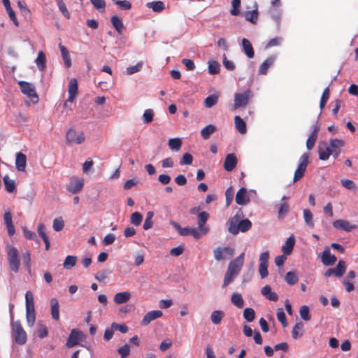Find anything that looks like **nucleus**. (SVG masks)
Segmentation results:
<instances>
[{"label": "nucleus", "mask_w": 358, "mask_h": 358, "mask_svg": "<svg viewBox=\"0 0 358 358\" xmlns=\"http://www.w3.org/2000/svg\"><path fill=\"white\" fill-rule=\"evenodd\" d=\"M243 215V212L240 210L229 220L228 230L231 234L236 235L239 231L246 232L251 229L252 222L248 219L240 220Z\"/></svg>", "instance_id": "obj_1"}, {"label": "nucleus", "mask_w": 358, "mask_h": 358, "mask_svg": "<svg viewBox=\"0 0 358 358\" xmlns=\"http://www.w3.org/2000/svg\"><path fill=\"white\" fill-rule=\"evenodd\" d=\"M12 336L17 344L24 345L27 340V333L20 320L11 321Z\"/></svg>", "instance_id": "obj_2"}, {"label": "nucleus", "mask_w": 358, "mask_h": 358, "mask_svg": "<svg viewBox=\"0 0 358 358\" xmlns=\"http://www.w3.org/2000/svg\"><path fill=\"white\" fill-rule=\"evenodd\" d=\"M6 252L10 270L15 273H17L20 268V261L17 248L11 245H8L6 247Z\"/></svg>", "instance_id": "obj_3"}, {"label": "nucleus", "mask_w": 358, "mask_h": 358, "mask_svg": "<svg viewBox=\"0 0 358 358\" xmlns=\"http://www.w3.org/2000/svg\"><path fill=\"white\" fill-rule=\"evenodd\" d=\"M252 96L253 94L250 90H245L242 93L235 94L233 109L236 110L241 107L248 105Z\"/></svg>", "instance_id": "obj_4"}, {"label": "nucleus", "mask_w": 358, "mask_h": 358, "mask_svg": "<svg viewBox=\"0 0 358 358\" xmlns=\"http://www.w3.org/2000/svg\"><path fill=\"white\" fill-rule=\"evenodd\" d=\"M18 85L21 92L31 99L34 103H37L38 101V96L36 92L34 85L25 81H19Z\"/></svg>", "instance_id": "obj_5"}, {"label": "nucleus", "mask_w": 358, "mask_h": 358, "mask_svg": "<svg viewBox=\"0 0 358 358\" xmlns=\"http://www.w3.org/2000/svg\"><path fill=\"white\" fill-rule=\"evenodd\" d=\"M308 158H309V154L308 153H303L301 157H300V162L298 165V167L296 168L294 176V182H297L299 180L305 173V171L306 170L307 166L308 164Z\"/></svg>", "instance_id": "obj_6"}, {"label": "nucleus", "mask_w": 358, "mask_h": 358, "mask_svg": "<svg viewBox=\"0 0 358 358\" xmlns=\"http://www.w3.org/2000/svg\"><path fill=\"white\" fill-rule=\"evenodd\" d=\"M67 143L80 145L85 142V136L83 131L77 132L73 129H70L66 135Z\"/></svg>", "instance_id": "obj_7"}, {"label": "nucleus", "mask_w": 358, "mask_h": 358, "mask_svg": "<svg viewBox=\"0 0 358 358\" xmlns=\"http://www.w3.org/2000/svg\"><path fill=\"white\" fill-rule=\"evenodd\" d=\"M245 253L242 252L236 259L231 260L228 266L227 270L236 275L240 273L244 263Z\"/></svg>", "instance_id": "obj_8"}, {"label": "nucleus", "mask_w": 358, "mask_h": 358, "mask_svg": "<svg viewBox=\"0 0 358 358\" xmlns=\"http://www.w3.org/2000/svg\"><path fill=\"white\" fill-rule=\"evenodd\" d=\"M269 253L268 251L262 252L259 255V273L262 278H265L268 276V266Z\"/></svg>", "instance_id": "obj_9"}, {"label": "nucleus", "mask_w": 358, "mask_h": 358, "mask_svg": "<svg viewBox=\"0 0 358 358\" xmlns=\"http://www.w3.org/2000/svg\"><path fill=\"white\" fill-rule=\"evenodd\" d=\"M345 262L343 260H340L335 268L327 269L324 273V275L326 277H330L334 274L336 277L340 278L343 275L345 272Z\"/></svg>", "instance_id": "obj_10"}, {"label": "nucleus", "mask_w": 358, "mask_h": 358, "mask_svg": "<svg viewBox=\"0 0 358 358\" xmlns=\"http://www.w3.org/2000/svg\"><path fill=\"white\" fill-rule=\"evenodd\" d=\"M84 185V180L83 178H78L72 177L70 182L67 185V189L72 194H76L81 191Z\"/></svg>", "instance_id": "obj_11"}, {"label": "nucleus", "mask_w": 358, "mask_h": 358, "mask_svg": "<svg viewBox=\"0 0 358 358\" xmlns=\"http://www.w3.org/2000/svg\"><path fill=\"white\" fill-rule=\"evenodd\" d=\"M83 334L80 331L76 329L71 330L69 336L66 341V345L68 348H73L78 345L79 341L82 338Z\"/></svg>", "instance_id": "obj_12"}, {"label": "nucleus", "mask_w": 358, "mask_h": 358, "mask_svg": "<svg viewBox=\"0 0 358 358\" xmlns=\"http://www.w3.org/2000/svg\"><path fill=\"white\" fill-rule=\"evenodd\" d=\"M163 315L162 311L155 310L147 313L141 322V324L143 327L148 326L152 321L161 317Z\"/></svg>", "instance_id": "obj_13"}, {"label": "nucleus", "mask_w": 358, "mask_h": 358, "mask_svg": "<svg viewBox=\"0 0 358 358\" xmlns=\"http://www.w3.org/2000/svg\"><path fill=\"white\" fill-rule=\"evenodd\" d=\"M235 199L236 203L238 205H247L250 201V196L249 194L248 193L247 189L245 187H241L237 192Z\"/></svg>", "instance_id": "obj_14"}, {"label": "nucleus", "mask_w": 358, "mask_h": 358, "mask_svg": "<svg viewBox=\"0 0 358 358\" xmlns=\"http://www.w3.org/2000/svg\"><path fill=\"white\" fill-rule=\"evenodd\" d=\"M345 143L341 139L333 138L329 141V145L331 148V155L336 159L338 157L341 152V148L343 147Z\"/></svg>", "instance_id": "obj_15"}, {"label": "nucleus", "mask_w": 358, "mask_h": 358, "mask_svg": "<svg viewBox=\"0 0 358 358\" xmlns=\"http://www.w3.org/2000/svg\"><path fill=\"white\" fill-rule=\"evenodd\" d=\"M321 260L325 266H332L336 262V257L335 255L331 254L329 248H326L321 255Z\"/></svg>", "instance_id": "obj_16"}, {"label": "nucleus", "mask_w": 358, "mask_h": 358, "mask_svg": "<svg viewBox=\"0 0 358 358\" xmlns=\"http://www.w3.org/2000/svg\"><path fill=\"white\" fill-rule=\"evenodd\" d=\"M68 92H69V98L68 101H71V104L74 101L76 97L78 95V82L77 80L75 78H72L69 85L68 88Z\"/></svg>", "instance_id": "obj_17"}, {"label": "nucleus", "mask_w": 358, "mask_h": 358, "mask_svg": "<svg viewBox=\"0 0 358 358\" xmlns=\"http://www.w3.org/2000/svg\"><path fill=\"white\" fill-rule=\"evenodd\" d=\"M237 158L234 153L228 154L224 159V168L227 171H231L236 166Z\"/></svg>", "instance_id": "obj_18"}, {"label": "nucleus", "mask_w": 358, "mask_h": 358, "mask_svg": "<svg viewBox=\"0 0 358 358\" xmlns=\"http://www.w3.org/2000/svg\"><path fill=\"white\" fill-rule=\"evenodd\" d=\"M209 218V214L207 212L203 211L198 214L197 224L200 230L203 233H208L209 227L205 226L208 219Z\"/></svg>", "instance_id": "obj_19"}, {"label": "nucleus", "mask_w": 358, "mask_h": 358, "mask_svg": "<svg viewBox=\"0 0 358 358\" xmlns=\"http://www.w3.org/2000/svg\"><path fill=\"white\" fill-rule=\"evenodd\" d=\"M3 218L7 227L8 234L10 236H11L15 234V227L13 224L11 213L9 210L6 211L3 215Z\"/></svg>", "instance_id": "obj_20"}, {"label": "nucleus", "mask_w": 358, "mask_h": 358, "mask_svg": "<svg viewBox=\"0 0 358 358\" xmlns=\"http://www.w3.org/2000/svg\"><path fill=\"white\" fill-rule=\"evenodd\" d=\"M334 228L343 229L346 231H351L355 227L350 225V222L344 220H336L333 222Z\"/></svg>", "instance_id": "obj_21"}, {"label": "nucleus", "mask_w": 358, "mask_h": 358, "mask_svg": "<svg viewBox=\"0 0 358 358\" xmlns=\"http://www.w3.org/2000/svg\"><path fill=\"white\" fill-rule=\"evenodd\" d=\"M262 294L265 296L267 299L272 301H277L278 300V295L271 291V288L269 285H265L261 289Z\"/></svg>", "instance_id": "obj_22"}, {"label": "nucleus", "mask_w": 358, "mask_h": 358, "mask_svg": "<svg viewBox=\"0 0 358 358\" xmlns=\"http://www.w3.org/2000/svg\"><path fill=\"white\" fill-rule=\"evenodd\" d=\"M51 306V315L53 320L55 321L59 319V305L58 300L56 298H52L50 299Z\"/></svg>", "instance_id": "obj_23"}, {"label": "nucleus", "mask_w": 358, "mask_h": 358, "mask_svg": "<svg viewBox=\"0 0 358 358\" xmlns=\"http://www.w3.org/2000/svg\"><path fill=\"white\" fill-rule=\"evenodd\" d=\"M27 158L25 155L18 152L16 155L15 165L16 169L20 171H24L26 168Z\"/></svg>", "instance_id": "obj_24"}, {"label": "nucleus", "mask_w": 358, "mask_h": 358, "mask_svg": "<svg viewBox=\"0 0 358 358\" xmlns=\"http://www.w3.org/2000/svg\"><path fill=\"white\" fill-rule=\"evenodd\" d=\"M275 59V57L272 55L268 57L259 66V73L265 75L267 73V70L270 66H271Z\"/></svg>", "instance_id": "obj_25"}, {"label": "nucleus", "mask_w": 358, "mask_h": 358, "mask_svg": "<svg viewBox=\"0 0 358 358\" xmlns=\"http://www.w3.org/2000/svg\"><path fill=\"white\" fill-rule=\"evenodd\" d=\"M131 299V294L129 292H118L114 296V302L116 304L127 303Z\"/></svg>", "instance_id": "obj_26"}, {"label": "nucleus", "mask_w": 358, "mask_h": 358, "mask_svg": "<svg viewBox=\"0 0 358 358\" xmlns=\"http://www.w3.org/2000/svg\"><path fill=\"white\" fill-rule=\"evenodd\" d=\"M242 47L244 53L248 58H253L255 52L251 43L247 38L242 39Z\"/></svg>", "instance_id": "obj_27"}, {"label": "nucleus", "mask_w": 358, "mask_h": 358, "mask_svg": "<svg viewBox=\"0 0 358 358\" xmlns=\"http://www.w3.org/2000/svg\"><path fill=\"white\" fill-rule=\"evenodd\" d=\"M294 243H295V240H294V236H289L287 239L285 244L282 247V251L283 254L285 255H289V254H291V252L293 250Z\"/></svg>", "instance_id": "obj_28"}, {"label": "nucleus", "mask_w": 358, "mask_h": 358, "mask_svg": "<svg viewBox=\"0 0 358 358\" xmlns=\"http://www.w3.org/2000/svg\"><path fill=\"white\" fill-rule=\"evenodd\" d=\"M234 123L236 129L241 134H244L246 133V124L244 120L238 115L235 116Z\"/></svg>", "instance_id": "obj_29"}, {"label": "nucleus", "mask_w": 358, "mask_h": 358, "mask_svg": "<svg viewBox=\"0 0 358 358\" xmlns=\"http://www.w3.org/2000/svg\"><path fill=\"white\" fill-rule=\"evenodd\" d=\"M146 6L156 13L162 12L165 8L164 2L161 1L148 2Z\"/></svg>", "instance_id": "obj_30"}, {"label": "nucleus", "mask_w": 358, "mask_h": 358, "mask_svg": "<svg viewBox=\"0 0 358 358\" xmlns=\"http://www.w3.org/2000/svg\"><path fill=\"white\" fill-rule=\"evenodd\" d=\"M319 131V128L315 127L313 131L309 136L306 141V147L308 150H311L313 148L315 141L317 138V132Z\"/></svg>", "instance_id": "obj_31"}, {"label": "nucleus", "mask_w": 358, "mask_h": 358, "mask_svg": "<svg viewBox=\"0 0 358 358\" xmlns=\"http://www.w3.org/2000/svg\"><path fill=\"white\" fill-rule=\"evenodd\" d=\"M303 324L301 322H297L292 331V336L294 339H297L303 336Z\"/></svg>", "instance_id": "obj_32"}, {"label": "nucleus", "mask_w": 358, "mask_h": 358, "mask_svg": "<svg viewBox=\"0 0 358 358\" xmlns=\"http://www.w3.org/2000/svg\"><path fill=\"white\" fill-rule=\"evenodd\" d=\"M35 63L40 71H43L46 68V58L43 52L40 51L38 52V57L35 59Z\"/></svg>", "instance_id": "obj_33"}, {"label": "nucleus", "mask_w": 358, "mask_h": 358, "mask_svg": "<svg viewBox=\"0 0 358 358\" xmlns=\"http://www.w3.org/2000/svg\"><path fill=\"white\" fill-rule=\"evenodd\" d=\"M26 310H34V295L31 291H27L25 294Z\"/></svg>", "instance_id": "obj_34"}, {"label": "nucleus", "mask_w": 358, "mask_h": 358, "mask_svg": "<svg viewBox=\"0 0 358 358\" xmlns=\"http://www.w3.org/2000/svg\"><path fill=\"white\" fill-rule=\"evenodd\" d=\"M110 22L117 33L121 34L124 28L121 19L119 17L114 15L111 17Z\"/></svg>", "instance_id": "obj_35"}, {"label": "nucleus", "mask_w": 358, "mask_h": 358, "mask_svg": "<svg viewBox=\"0 0 358 358\" xmlns=\"http://www.w3.org/2000/svg\"><path fill=\"white\" fill-rule=\"evenodd\" d=\"M318 152L320 159L323 161L327 160L332 153L330 146H325L324 148L320 146Z\"/></svg>", "instance_id": "obj_36"}, {"label": "nucleus", "mask_w": 358, "mask_h": 358, "mask_svg": "<svg viewBox=\"0 0 358 358\" xmlns=\"http://www.w3.org/2000/svg\"><path fill=\"white\" fill-rule=\"evenodd\" d=\"M216 131V127L213 124L206 126L201 131V136L203 139H208L212 134Z\"/></svg>", "instance_id": "obj_37"}, {"label": "nucleus", "mask_w": 358, "mask_h": 358, "mask_svg": "<svg viewBox=\"0 0 358 358\" xmlns=\"http://www.w3.org/2000/svg\"><path fill=\"white\" fill-rule=\"evenodd\" d=\"M78 258L76 256L68 255L63 263V266L66 269L72 268L76 264Z\"/></svg>", "instance_id": "obj_38"}, {"label": "nucleus", "mask_w": 358, "mask_h": 358, "mask_svg": "<svg viewBox=\"0 0 358 358\" xmlns=\"http://www.w3.org/2000/svg\"><path fill=\"white\" fill-rule=\"evenodd\" d=\"M224 317V313L223 311L222 310H214L212 313H211V315H210V320H211V322L214 324H219L222 320L223 319V317Z\"/></svg>", "instance_id": "obj_39"}, {"label": "nucleus", "mask_w": 358, "mask_h": 358, "mask_svg": "<svg viewBox=\"0 0 358 358\" xmlns=\"http://www.w3.org/2000/svg\"><path fill=\"white\" fill-rule=\"evenodd\" d=\"M231 303L238 308H242L244 306V301L241 294H233L231 298Z\"/></svg>", "instance_id": "obj_40"}, {"label": "nucleus", "mask_w": 358, "mask_h": 358, "mask_svg": "<svg viewBox=\"0 0 358 358\" xmlns=\"http://www.w3.org/2000/svg\"><path fill=\"white\" fill-rule=\"evenodd\" d=\"M244 17L246 20L252 22V24H256L258 19V12L257 9H254L252 11H246L244 13Z\"/></svg>", "instance_id": "obj_41"}, {"label": "nucleus", "mask_w": 358, "mask_h": 358, "mask_svg": "<svg viewBox=\"0 0 358 358\" xmlns=\"http://www.w3.org/2000/svg\"><path fill=\"white\" fill-rule=\"evenodd\" d=\"M3 182L7 192H13L16 188L15 182L13 180L9 178L8 176L3 177Z\"/></svg>", "instance_id": "obj_42"}, {"label": "nucleus", "mask_w": 358, "mask_h": 358, "mask_svg": "<svg viewBox=\"0 0 358 358\" xmlns=\"http://www.w3.org/2000/svg\"><path fill=\"white\" fill-rule=\"evenodd\" d=\"M285 280L288 285H294L298 282L299 279L295 272L289 271L285 276Z\"/></svg>", "instance_id": "obj_43"}, {"label": "nucleus", "mask_w": 358, "mask_h": 358, "mask_svg": "<svg viewBox=\"0 0 358 358\" xmlns=\"http://www.w3.org/2000/svg\"><path fill=\"white\" fill-rule=\"evenodd\" d=\"M168 144L171 150L178 151L181 148L182 141L178 138H170Z\"/></svg>", "instance_id": "obj_44"}, {"label": "nucleus", "mask_w": 358, "mask_h": 358, "mask_svg": "<svg viewBox=\"0 0 358 358\" xmlns=\"http://www.w3.org/2000/svg\"><path fill=\"white\" fill-rule=\"evenodd\" d=\"M303 217L306 224L310 227H314V222L313 218V214L309 209L303 210Z\"/></svg>", "instance_id": "obj_45"}, {"label": "nucleus", "mask_w": 358, "mask_h": 358, "mask_svg": "<svg viewBox=\"0 0 358 358\" xmlns=\"http://www.w3.org/2000/svg\"><path fill=\"white\" fill-rule=\"evenodd\" d=\"M171 224L173 225V227L177 229L181 236H188L190 235V227H181L180 224L176 222H171Z\"/></svg>", "instance_id": "obj_46"}, {"label": "nucleus", "mask_w": 358, "mask_h": 358, "mask_svg": "<svg viewBox=\"0 0 358 358\" xmlns=\"http://www.w3.org/2000/svg\"><path fill=\"white\" fill-rule=\"evenodd\" d=\"M220 65L216 61H210L208 62V73L211 75L217 74L220 72Z\"/></svg>", "instance_id": "obj_47"}, {"label": "nucleus", "mask_w": 358, "mask_h": 358, "mask_svg": "<svg viewBox=\"0 0 358 358\" xmlns=\"http://www.w3.org/2000/svg\"><path fill=\"white\" fill-rule=\"evenodd\" d=\"M94 8L100 13H104L106 10V1L104 0H90Z\"/></svg>", "instance_id": "obj_48"}, {"label": "nucleus", "mask_w": 358, "mask_h": 358, "mask_svg": "<svg viewBox=\"0 0 358 358\" xmlns=\"http://www.w3.org/2000/svg\"><path fill=\"white\" fill-rule=\"evenodd\" d=\"M218 101V96L213 94L207 96L204 100V104L206 108H211Z\"/></svg>", "instance_id": "obj_49"}, {"label": "nucleus", "mask_w": 358, "mask_h": 358, "mask_svg": "<svg viewBox=\"0 0 358 358\" xmlns=\"http://www.w3.org/2000/svg\"><path fill=\"white\" fill-rule=\"evenodd\" d=\"M243 317L248 322H251L255 320V313L251 308H246L243 311Z\"/></svg>", "instance_id": "obj_50"}, {"label": "nucleus", "mask_w": 358, "mask_h": 358, "mask_svg": "<svg viewBox=\"0 0 358 358\" xmlns=\"http://www.w3.org/2000/svg\"><path fill=\"white\" fill-rule=\"evenodd\" d=\"M329 94H330V92H329V87H327L326 89H324V90L323 91V93L322 94L320 103V107L321 109H323L324 108L327 101L329 99Z\"/></svg>", "instance_id": "obj_51"}, {"label": "nucleus", "mask_w": 358, "mask_h": 358, "mask_svg": "<svg viewBox=\"0 0 358 358\" xmlns=\"http://www.w3.org/2000/svg\"><path fill=\"white\" fill-rule=\"evenodd\" d=\"M236 276L237 275L227 271L224 275L222 287H227L230 283H231L234 281Z\"/></svg>", "instance_id": "obj_52"}, {"label": "nucleus", "mask_w": 358, "mask_h": 358, "mask_svg": "<svg viewBox=\"0 0 358 358\" xmlns=\"http://www.w3.org/2000/svg\"><path fill=\"white\" fill-rule=\"evenodd\" d=\"M143 220L142 215L138 212H134L131 215V222L135 225L138 226Z\"/></svg>", "instance_id": "obj_53"}, {"label": "nucleus", "mask_w": 358, "mask_h": 358, "mask_svg": "<svg viewBox=\"0 0 358 358\" xmlns=\"http://www.w3.org/2000/svg\"><path fill=\"white\" fill-rule=\"evenodd\" d=\"M299 313L301 317L305 321H309L311 318L309 313V308L307 306H302L300 308Z\"/></svg>", "instance_id": "obj_54"}, {"label": "nucleus", "mask_w": 358, "mask_h": 358, "mask_svg": "<svg viewBox=\"0 0 358 358\" xmlns=\"http://www.w3.org/2000/svg\"><path fill=\"white\" fill-rule=\"evenodd\" d=\"M232 8L230 11L232 15L236 16L240 13L241 0H232Z\"/></svg>", "instance_id": "obj_55"}, {"label": "nucleus", "mask_w": 358, "mask_h": 358, "mask_svg": "<svg viewBox=\"0 0 358 358\" xmlns=\"http://www.w3.org/2000/svg\"><path fill=\"white\" fill-rule=\"evenodd\" d=\"M154 111L152 109H146L143 115V122L149 124L153 120Z\"/></svg>", "instance_id": "obj_56"}, {"label": "nucleus", "mask_w": 358, "mask_h": 358, "mask_svg": "<svg viewBox=\"0 0 358 358\" xmlns=\"http://www.w3.org/2000/svg\"><path fill=\"white\" fill-rule=\"evenodd\" d=\"M26 318H27V324L29 327H32L36 320L35 310H33L31 311L26 310Z\"/></svg>", "instance_id": "obj_57"}, {"label": "nucleus", "mask_w": 358, "mask_h": 358, "mask_svg": "<svg viewBox=\"0 0 358 358\" xmlns=\"http://www.w3.org/2000/svg\"><path fill=\"white\" fill-rule=\"evenodd\" d=\"M143 64L142 62H139L136 65L127 68V69H126L127 73L128 75H131L136 72H138L142 69Z\"/></svg>", "instance_id": "obj_58"}, {"label": "nucleus", "mask_w": 358, "mask_h": 358, "mask_svg": "<svg viewBox=\"0 0 358 358\" xmlns=\"http://www.w3.org/2000/svg\"><path fill=\"white\" fill-rule=\"evenodd\" d=\"M117 352L121 358H126L130 354V347L129 345L125 344L117 349Z\"/></svg>", "instance_id": "obj_59"}, {"label": "nucleus", "mask_w": 358, "mask_h": 358, "mask_svg": "<svg viewBox=\"0 0 358 358\" xmlns=\"http://www.w3.org/2000/svg\"><path fill=\"white\" fill-rule=\"evenodd\" d=\"M234 189H233L232 187H229L225 191L226 206H229L231 203L233 199H234Z\"/></svg>", "instance_id": "obj_60"}, {"label": "nucleus", "mask_w": 358, "mask_h": 358, "mask_svg": "<svg viewBox=\"0 0 358 358\" xmlns=\"http://www.w3.org/2000/svg\"><path fill=\"white\" fill-rule=\"evenodd\" d=\"M111 327L113 330L114 331H119L122 334H125L128 331V327L124 324H117L115 322H113L111 324Z\"/></svg>", "instance_id": "obj_61"}, {"label": "nucleus", "mask_w": 358, "mask_h": 358, "mask_svg": "<svg viewBox=\"0 0 358 358\" xmlns=\"http://www.w3.org/2000/svg\"><path fill=\"white\" fill-rule=\"evenodd\" d=\"M64 220H62V218L61 217L54 220L52 227L55 231H61L64 228Z\"/></svg>", "instance_id": "obj_62"}, {"label": "nucleus", "mask_w": 358, "mask_h": 358, "mask_svg": "<svg viewBox=\"0 0 358 358\" xmlns=\"http://www.w3.org/2000/svg\"><path fill=\"white\" fill-rule=\"evenodd\" d=\"M342 185L348 189L355 190L356 189L355 183L349 179H342L341 180Z\"/></svg>", "instance_id": "obj_63"}, {"label": "nucleus", "mask_w": 358, "mask_h": 358, "mask_svg": "<svg viewBox=\"0 0 358 358\" xmlns=\"http://www.w3.org/2000/svg\"><path fill=\"white\" fill-rule=\"evenodd\" d=\"M276 315H277V319L278 320L279 322H281L282 326L286 327L287 325V318H286L285 313H284V311L282 310V308L278 309Z\"/></svg>", "instance_id": "obj_64"}]
</instances>
